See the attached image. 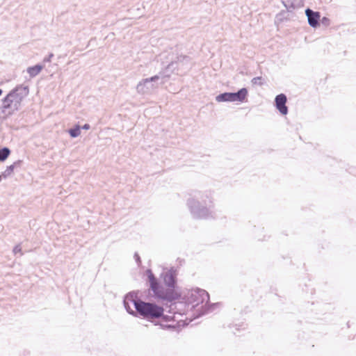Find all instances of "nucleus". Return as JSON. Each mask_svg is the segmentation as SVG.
<instances>
[{
    "mask_svg": "<svg viewBox=\"0 0 356 356\" xmlns=\"http://www.w3.org/2000/svg\"><path fill=\"white\" fill-rule=\"evenodd\" d=\"M286 96L283 93L277 95L275 98V105L276 108L283 115L288 113V107L286 106Z\"/></svg>",
    "mask_w": 356,
    "mask_h": 356,
    "instance_id": "9",
    "label": "nucleus"
},
{
    "mask_svg": "<svg viewBox=\"0 0 356 356\" xmlns=\"http://www.w3.org/2000/svg\"><path fill=\"white\" fill-rule=\"evenodd\" d=\"M13 251L15 254H16L17 253H20V254H22V248H21L20 245H15L14 247Z\"/></svg>",
    "mask_w": 356,
    "mask_h": 356,
    "instance_id": "22",
    "label": "nucleus"
},
{
    "mask_svg": "<svg viewBox=\"0 0 356 356\" xmlns=\"http://www.w3.org/2000/svg\"><path fill=\"white\" fill-rule=\"evenodd\" d=\"M3 90L0 88V96L1 95Z\"/></svg>",
    "mask_w": 356,
    "mask_h": 356,
    "instance_id": "26",
    "label": "nucleus"
},
{
    "mask_svg": "<svg viewBox=\"0 0 356 356\" xmlns=\"http://www.w3.org/2000/svg\"><path fill=\"white\" fill-rule=\"evenodd\" d=\"M187 206L194 218L207 219L212 217V200L210 191H195L187 200Z\"/></svg>",
    "mask_w": 356,
    "mask_h": 356,
    "instance_id": "3",
    "label": "nucleus"
},
{
    "mask_svg": "<svg viewBox=\"0 0 356 356\" xmlns=\"http://www.w3.org/2000/svg\"><path fill=\"white\" fill-rule=\"evenodd\" d=\"M189 299L190 302L194 304L195 306L204 303V306L207 307L205 313L211 310L210 307H214L217 305H209V294L205 290L199 288L192 291Z\"/></svg>",
    "mask_w": 356,
    "mask_h": 356,
    "instance_id": "5",
    "label": "nucleus"
},
{
    "mask_svg": "<svg viewBox=\"0 0 356 356\" xmlns=\"http://www.w3.org/2000/svg\"><path fill=\"white\" fill-rule=\"evenodd\" d=\"M282 3L289 12H291L296 7L300 6L302 0L282 1Z\"/></svg>",
    "mask_w": 356,
    "mask_h": 356,
    "instance_id": "11",
    "label": "nucleus"
},
{
    "mask_svg": "<svg viewBox=\"0 0 356 356\" xmlns=\"http://www.w3.org/2000/svg\"><path fill=\"white\" fill-rule=\"evenodd\" d=\"M159 79V75H154L152 77L143 79L136 86L137 92L140 94L149 93L154 88L156 87L155 83Z\"/></svg>",
    "mask_w": 356,
    "mask_h": 356,
    "instance_id": "6",
    "label": "nucleus"
},
{
    "mask_svg": "<svg viewBox=\"0 0 356 356\" xmlns=\"http://www.w3.org/2000/svg\"><path fill=\"white\" fill-rule=\"evenodd\" d=\"M159 325L161 327V328L163 330H174L176 327V326L175 325H171V324L159 323Z\"/></svg>",
    "mask_w": 356,
    "mask_h": 356,
    "instance_id": "20",
    "label": "nucleus"
},
{
    "mask_svg": "<svg viewBox=\"0 0 356 356\" xmlns=\"http://www.w3.org/2000/svg\"><path fill=\"white\" fill-rule=\"evenodd\" d=\"M68 133L72 138H76L81 134V126L75 125L74 127L68 130Z\"/></svg>",
    "mask_w": 356,
    "mask_h": 356,
    "instance_id": "16",
    "label": "nucleus"
},
{
    "mask_svg": "<svg viewBox=\"0 0 356 356\" xmlns=\"http://www.w3.org/2000/svg\"><path fill=\"white\" fill-rule=\"evenodd\" d=\"M305 15L307 17V21L309 25L314 28L316 29L320 26V21H321V13L318 11H314L309 8L305 9Z\"/></svg>",
    "mask_w": 356,
    "mask_h": 356,
    "instance_id": "7",
    "label": "nucleus"
},
{
    "mask_svg": "<svg viewBox=\"0 0 356 356\" xmlns=\"http://www.w3.org/2000/svg\"><path fill=\"white\" fill-rule=\"evenodd\" d=\"M11 91H14L15 93L12 95L13 100L14 101L15 106H17L19 104L22 100L28 95L29 88L28 86H24L19 85L16 86Z\"/></svg>",
    "mask_w": 356,
    "mask_h": 356,
    "instance_id": "8",
    "label": "nucleus"
},
{
    "mask_svg": "<svg viewBox=\"0 0 356 356\" xmlns=\"http://www.w3.org/2000/svg\"><path fill=\"white\" fill-rule=\"evenodd\" d=\"M179 66V65L178 64V61H177V60L172 61L170 63H169L168 65V66L165 69V70H164V72L163 73V76H170V74L171 73H173L176 70H178Z\"/></svg>",
    "mask_w": 356,
    "mask_h": 356,
    "instance_id": "12",
    "label": "nucleus"
},
{
    "mask_svg": "<svg viewBox=\"0 0 356 356\" xmlns=\"http://www.w3.org/2000/svg\"><path fill=\"white\" fill-rule=\"evenodd\" d=\"M22 163V161L21 160H17L12 165L8 166L6 169L0 175V181L3 178L6 179L9 177L13 172L15 168L21 166Z\"/></svg>",
    "mask_w": 356,
    "mask_h": 356,
    "instance_id": "10",
    "label": "nucleus"
},
{
    "mask_svg": "<svg viewBox=\"0 0 356 356\" xmlns=\"http://www.w3.org/2000/svg\"><path fill=\"white\" fill-rule=\"evenodd\" d=\"M54 56L53 53H50L47 57L43 59L44 63H49L51 60V58Z\"/></svg>",
    "mask_w": 356,
    "mask_h": 356,
    "instance_id": "23",
    "label": "nucleus"
},
{
    "mask_svg": "<svg viewBox=\"0 0 356 356\" xmlns=\"http://www.w3.org/2000/svg\"><path fill=\"white\" fill-rule=\"evenodd\" d=\"M44 66L41 64H37L34 66L29 67L27 72L31 77L36 76L43 69Z\"/></svg>",
    "mask_w": 356,
    "mask_h": 356,
    "instance_id": "13",
    "label": "nucleus"
},
{
    "mask_svg": "<svg viewBox=\"0 0 356 356\" xmlns=\"http://www.w3.org/2000/svg\"><path fill=\"white\" fill-rule=\"evenodd\" d=\"M15 93L14 91H10L9 93L2 99V107L4 109L11 108V105L14 103L12 95Z\"/></svg>",
    "mask_w": 356,
    "mask_h": 356,
    "instance_id": "14",
    "label": "nucleus"
},
{
    "mask_svg": "<svg viewBox=\"0 0 356 356\" xmlns=\"http://www.w3.org/2000/svg\"><path fill=\"white\" fill-rule=\"evenodd\" d=\"M174 316H168L165 315L164 312H163V316H161L160 318L165 322H168L172 321Z\"/></svg>",
    "mask_w": 356,
    "mask_h": 356,
    "instance_id": "19",
    "label": "nucleus"
},
{
    "mask_svg": "<svg viewBox=\"0 0 356 356\" xmlns=\"http://www.w3.org/2000/svg\"><path fill=\"white\" fill-rule=\"evenodd\" d=\"M320 22H321L324 26H327L330 24V20L327 17H323L322 19H321Z\"/></svg>",
    "mask_w": 356,
    "mask_h": 356,
    "instance_id": "21",
    "label": "nucleus"
},
{
    "mask_svg": "<svg viewBox=\"0 0 356 356\" xmlns=\"http://www.w3.org/2000/svg\"><path fill=\"white\" fill-rule=\"evenodd\" d=\"M123 305L130 315L148 321L160 318L164 312L163 307L154 302L142 300L138 297V291H130L124 296Z\"/></svg>",
    "mask_w": 356,
    "mask_h": 356,
    "instance_id": "2",
    "label": "nucleus"
},
{
    "mask_svg": "<svg viewBox=\"0 0 356 356\" xmlns=\"http://www.w3.org/2000/svg\"><path fill=\"white\" fill-rule=\"evenodd\" d=\"M149 283V288L153 291L154 296L158 299L172 302L178 300L181 295L176 291L177 270L175 267L170 269L164 268L161 275L165 285L168 289H165L155 277L152 270L147 269L146 271Z\"/></svg>",
    "mask_w": 356,
    "mask_h": 356,
    "instance_id": "1",
    "label": "nucleus"
},
{
    "mask_svg": "<svg viewBox=\"0 0 356 356\" xmlns=\"http://www.w3.org/2000/svg\"><path fill=\"white\" fill-rule=\"evenodd\" d=\"M251 82L253 85H257V86H260L264 85V79L261 76L254 77L252 79Z\"/></svg>",
    "mask_w": 356,
    "mask_h": 356,
    "instance_id": "18",
    "label": "nucleus"
},
{
    "mask_svg": "<svg viewBox=\"0 0 356 356\" xmlns=\"http://www.w3.org/2000/svg\"><path fill=\"white\" fill-rule=\"evenodd\" d=\"M90 128V126L89 124H85L82 127H81V129H85V130H88Z\"/></svg>",
    "mask_w": 356,
    "mask_h": 356,
    "instance_id": "25",
    "label": "nucleus"
},
{
    "mask_svg": "<svg viewBox=\"0 0 356 356\" xmlns=\"http://www.w3.org/2000/svg\"><path fill=\"white\" fill-rule=\"evenodd\" d=\"M176 60L178 61L179 66H184V65H187L190 63L191 58L188 56L180 55L177 57Z\"/></svg>",
    "mask_w": 356,
    "mask_h": 356,
    "instance_id": "17",
    "label": "nucleus"
},
{
    "mask_svg": "<svg viewBox=\"0 0 356 356\" xmlns=\"http://www.w3.org/2000/svg\"><path fill=\"white\" fill-rule=\"evenodd\" d=\"M248 91L246 88H242L237 92H225L218 95L216 100L218 102H243L247 99Z\"/></svg>",
    "mask_w": 356,
    "mask_h": 356,
    "instance_id": "4",
    "label": "nucleus"
},
{
    "mask_svg": "<svg viewBox=\"0 0 356 356\" xmlns=\"http://www.w3.org/2000/svg\"><path fill=\"white\" fill-rule=\"evenodd\" d=\"M10 154V150L7 147L0 148V161H5Z\"/></svg>",
    "mask_w": 356,
    "mask_h": 356,
    "instance_id": "15",
    "label": "nucleus"
},
{
    "mask_svg": "<svg viewBox=\"0 0 356 356\" xmlns=\"http://www.w3.org/2000/svg\"><path fill=\"white\" fill-rule=\"evenodd\" d=\"M134 259L137 263L138 265H140L141 264V259L139 256V254L137 252H135L134 254Z\"/></svg>",
    "mask_w": 356,
    "mask_h": 356,
    "instance_id": "24",
    "label": "nucleus"
}]
</instances>
